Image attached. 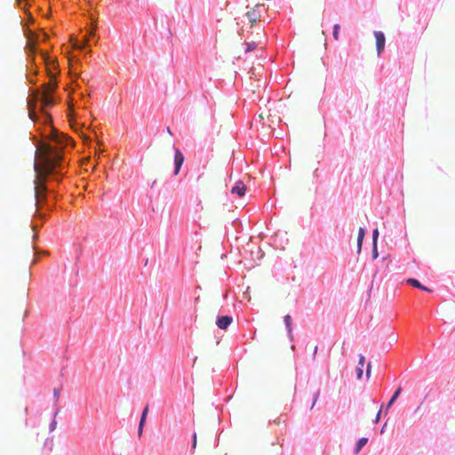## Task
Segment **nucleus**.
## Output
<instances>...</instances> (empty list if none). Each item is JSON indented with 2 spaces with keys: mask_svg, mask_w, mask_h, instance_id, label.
Wrapping results in <instances>:
<instances>
[{
  "mask_svg": "<svg viewBox=\"0 0 455 455\" xmlns=\"http://www.w3.org/2000/svg\"><path fill=\"white\" fill-rule=\"evenodd\" d=\"M56 85H57L56 81L51 80L48 84L44 85L43 92H47L49 93H52L53 92L54 88L56 87Z\"/></svg>",
  "mask_w": 455,
  "mask_h": 455,
  "instance_id": "obj_16",
  "label": "nucleus"
},
{
  "mask_svg": "<svg viewBox=\"0 0 455 455\" xmlns=\"http://www.w3.org/2000/svg\"><path fill=\"white\" fill-rule=\"evenodd\" d=\"M371 363H369L368 365H367V370H366V377L369 379L370 376H371Z\"/></svg>",
  "mask_w": 455,
  "mask_h": 455,
  "instance_id": "obj_26",
  "label": "nucleus"
},
{
  "mask_svg": "<svg viewBox=\"0 0 455 455\" xmlns=\"http://www.w3.org/2000/svg\"><path fill=\"white\" fill-rule=\"evenodd\" d=\"M71 40L74 41L73 47L75 49H82L87 44V42L89 41V38H88V36L84 37V43L82 44H79L77 43L76 39L75 40L73 37H71Z\"/></svg>",
  "mask_w": 455,
  "mask_h": 455,
  "instance_id": "obj_19",
  "label": "nucleus"
},
{
  "mask_svg": "<svg viewBox=\"0 0 455 455\" xmlns=\"http://www.w3.org/2000/svg\"><path fill=\"white\" fill-rule=\"evenodd\" d=\"M246 191V186L242 181H237L235 185L231 188V194L236 195L239 197L244 196Z\"/></svg>",
  "mask_w": 455,
  "mask_h": 455,
  "instance_id": "obj_7",
  "label": "nucleus"
},
{
  "mask_svg": "<svg viewBox=\"0 0 455 455\" xmlns=\"http://www.w3.org/2000/svg\"><path fill=\"white\" fill-rule=\"evenodd\" d=\"M381 411H382V406L380 407V409L379 410V411H378V413H377V416H376V419H375V423H378V422H379V418H380Z\"/></svg>",
  "mask_w": 455,
  "mask_h": 455,
  "instance_id": "obj_29",
  "label": "nucleus"
},
{
  "mask_svg": "<svg viewBox=\"0 0 455 455\" xmlns=\"http://www.w3.org/2000/svg\"><path fill=\"white\" fill-rule=\"evenodd\" d=\"M174 155V175H178L180 173V168L184 163V156L182 152L179 148H175Z\"/></svg>",
  "mask_w": 455,
  "mask_h": 455,
  "instance_id": "obj_4",
  "label": "nucleus"
},
{
  "mask_svg": "<svg viewBox=\"0 0 455 455\" xmlns=\"http://www.w3.org/2000/svg\"><path fill=\"white\" fill-rule=\"evenodd\" d=\"M372 256L374 259L378 257L377 244L373 245Z\"/></svg>",
  "mask_w": 455,
  "mask_h": 455,
  "instance_id": "obj_28",
  "label": "nucleus"
},
{
  "mask_svg": "<svg viewBox=\"0 0 455 455\" xmlns=\"http://www.w3.org/2000/svg\"><path fill=\"white\" fill-rule=\"evenodd\" d=\"M407 283L409 284H411V286L415 287V288H418V289H420V290H423V291H431L430 289H428L427 287L422 285L418 280L416 279H413V278H410L407 280Z\"/></svg>",
  "mask_w": 455,
  "mask_h": 455,
  "instance_id": "obj_10",
  "label": "nucleus"
},
{
  "mask_svg": "<svg viewBox=\"0 0 455 455\" xmlns=\"http://www.w3.org/2000/svg\"><path fill=\"white\" fill-rule=\"evenodd\" d=\"M283 321H284V323H285V326H286L288 333L291 334V331H292V327H291L292 320H291V316L290 315H286L283 317Z\"/></svg>",
  "mask_w": 455,
  "mask_h": 455,
  "instance_id": "obj_17",
  "label": "nucleus"
},
{
  "mask_svg": "<svg viewBox=\"0 0 455 455\" xmlns=\"http://www.w3.org/2000/svg\"><path fill=\"white\" fill-rule=\"evenodd\" d=\"M246 52H251L252 50H254L256 47H257V44L252 42V43H247L246 44Z\"/></svg>",
  "mask_w": 455,
  "mask_h": 455,
  "instance_id": "obj_21",
  "label": "nucleus"
},
{
  "mask_svg": "<svg viewBox=\"0 0 455 455\" xmlns=\"http://www.w3.org/2000/svg\"><path fill=\"white\" fill-rule=\"evenodd\" d=\"M95 30H96V26H93L92 28V30L90 31V36H92L94 34Z\"/></svg>",
  "mask_w": 455,
  "mask_h": 455,
  "instance_id": "obj_33",
  "label": "nucleus"
},
{
  "mask_svg": "<svg viewBox=\"0 0 455 455\" xmlns=\"http://www.w3.org/2000/svg\"><path fill=\"white\" fill-rule=\"evenodd\" d=\"M60 140L63 141V140H65V137H62V136L60 135Z\"/></svg>",
  "mask_w": 455,
  "mask_h": 455,
  "instance_id": "obj_35",
  "label": "nucleus"
},
{
  "mask_svg": "<svg viewBox=\"0 0 455 455\" xmlns=\"http://www.w3.org/2000/svg\"><path fill=\"white\" fill-rule=\"evenodd\" d=\"M319 394L320 392L319 391H316L315 394H314V397H313V403H312V405H311V408L310 409H313L315 404L316 403V401L319 397Z\"/></svg>",
  "mask_w": 455,
  "mask_h": 455,
  "instance_id": "obj_23",
  "label": "nucleus"
},
{
  "mask_svg": "<svg viewBox=\"0 0 455 455\" xmlns=\"http://www.w3.org/2000/svg\"><path fill=\"white\" fill-rule=\"evenodd\" d=\"M339 29H340V26L339 24L334 25L332 35H333V37L335 38V40H339Z\"/></svg>",
  "mask_w": 455,
  "mask_h": 455,
  "instance_id": "obj_20",
  "label": "nucleus"
},
{
  "mask_svg": "<svg viewBox=\"0 0 455 455\" xmlns=\"http://www.w3.org/2000/svg\"><path fill=\"white\" fill-rule=\"evenodd\" d=\"M378 236H379V231H378V229H374L373 233H372L373 245L377 244Z\"/></svg>",
  "mask_w": 455,
  "mask_h": 455,
  "instance_id": "obj_22",
  "label": "nucleus"
},
{
  "mask_svg": "<svg viewBox=\"0 0 455 455\" xmlns=\"http://www.w3.org/2000/svg\"><path fill=\"white\" fill-rule=\"evenodd\" d=\"M233 319L231 316H228V315H223V316H220L218 319H217V325L220 329L221 330H226L229 325L230 323H232Z\"/></svg>",
  "mask_w": 455,
  "mask_h": 455,
  "instance_id": "obj_8",
  "label": "nucleus"
},
{
  "mask_svg": "<svg viewBox=\"0 0 455 455\" xmlns=\"http://www.w3.org/2000/svg\"><path fill=\"white\" fill-rule=\"evenodd\" d=\"M47 38H48V36L45 33H44L43 34V40L45 41Z\"/></svg>",
  "mask_w": 455,
  "mask_h": 455,
  "instance_id": "obj_34",
  "label": "nucleus"
},
{
  "mask_svg": "<svg viewBox=\"0 0 455 455\" xmlns=\"http://www.w3.org/2000/svg\"><path fill=\"white\" fill-rule=\"evenodd\" d=\"M148 413V405H147L144 408V410L142 411V414H141L140 420L139 428H138V435H139L140 437L142 435L143 427H144V425H145V422H146V419H147Z\"/></svg>",
  "mask_w": 455,
  "mask_h": 455,
  "instance_id": "obj_9",
  "label": "nucleus"
},
{
  "mask_svg": "<svg viewBox=\"0 0 455 455\" xmlns=\"http://www.w3.org/2000/svg\"><path fill=\"white\" fill-rule=\"evenodd\" d=\"M317 348H318L317 346H315L314 348H313V358L315 357V355L317 353Z\"/></svg>",
  "mask_w": 455,
  "mask_h": 455,
  "instance_id": "obj_30",
  "label": "nucleus"
},
{
  "mask_svg": "<svg viewBox=\"0 0 455 455\" xmlns=\"http://www.w3.org/2000/svg\"><path fill=\"white\" fill-rule=\"evenodd\" d=\"M38 150L40 151L39 158L41 164L38 165L37 164H35L34 165L36 172L34 185L36 204L37 207L42 201L46 199V176L53 172V171L60 165V162L61 160L60 153L49 144L41 145Z\"/></svg>",
  "mask_w": 455,
  "mask_h": 455,
  "instance_id": "obj_1",
  "label": "nucleus"
},
{
  "mask_svg": "<svg viewBox=\"0 0 455 455\" xmlns=\"http://www.w3.org/2000/svg\"><path fill=\"white\" fill-rule=\"evenodd\" d=\"M27 413H28V409H27V408H25V409H24V423H25V424H27V419H26V415H27Z\"/></svg>",
  "mask_w": 455,
  "mask_h": 455,
  "instance_id": "obj_32",
  "label": "nucleus"
},
{
  "mask_svg": "<svg viewBox=\"0 0 455 455\" xmlns=\"http://www.w3.org/2000/svg\"><path fill=\"white\" fill-rule=\"evenodd\" d=\"M374 36L376 38L377 53H378V55H379L385 48V44H386L385 36L380 31H375Z\"/></svg>",
  "mask_w": 455,
  "mask_h": 455,
  "instance_id": "obj_5",
  "label": "nucleus"
},
{
  "mask_svg": "<svg viewBox=\"0 0 455 455\" xmlns=\"http://www.w3.org/2000/svg\"><path fill=\"white\" fill-rule=\"evenodd\" d=\"M55 427H56V421H52V422L51 423V426H50L51 430H52H52H54Z\"/></svg>",
  "mask_w": 455,
  "mask_h": 455,
  "instance_id": "obj_31",
  "label": "nucleus"
},
{
  "mask_svg": "<svg viewBox=\"0 0 455 455\" xmlns=\"http://www.w3.org/2000/svg\"><path fill=\"white\" fill-rule=\"evenodd\" d=\"M41 54H42L43 59L44 60V61L46 63H48V60L50 58L49 55L46 52H42Z\"/></svg>",
  "mask_w": 455,
  "mask_h": 455,
  "instance_id": "obj_27",
  "label": "nucleus"
},
{
  "mask_svg": "<svg viewBox=\"0 0 455 455\" xmlns=\"http://www.w3.org/2000/svg\"><path fill=\"white\" fill-rule=\"evenodd\" d=\"M402 392V387H399L396 391L394 393V395H392L391 399L389 400V402L387 403V411L386 413H387V410L393 405V403L396 401V399L398 398L399 395L401 394Z\"/></svg>",
  "mask_w": 455,
  "mask_h": 455,
  "instance_id": "obj_12",
  "label": "nucleus"
},
{
  "mask_svg": "<svg viewBox=\"0 0 455 455\" xmlns=\"http://www.w3.org/2000/svg\"><path fill=\"white\" fill-rule=\"evenodd\" d=\"M264 5L260 4H257L253 8L246 12V17L248 18L251 26L252 27L254 23L259 20L261 17L260 9L263 8Z\"/></svg>",
  "mask_w": 455,
  "mask_h": 455,
  "instance_id": "obj_3",
  "label": "nucleus"
},
{
  "mask_svg": "<svg viewBox=\"0 0 455 455\" xmlns=\"http://www.w3.org/2000/svg\"><path fill=\"white\" fill-rule=\"evenodd\" d=\"M60 388H55L53 390V396L54 398L58 401L59 399V396H60Z\"/></svg>",
  "mask_w": 455,
  "mask_h": 455,
  "instance_id": "obj_24",
  "label": "nucleus"
},
{
  "mask_svg": "<svg viewBox=\"0 0 455 455\" xmlns=\"http://www.w3.org/2000/svg\"><path fill=\"white\" fill-rule=\"evenodd\" d=\"M196 443H197L196 434H194V435H193V443H192V449L193 450H195L196 448Z\"/></svg>",
  "mask_w": 455,
  "mask_h": 455,
  "instance_id": "obj_25",
  "label": "nucleus"
},
{
  "mask_svg": "<svg viewBox=\"0 0 455 455\" xmlns=\"http://www.w3.org/2000/svg\"><path fill=\"white\" fill-rule=\"evenodd\" d=\"M286 421L287 416L285 414H281L273 420L274 424H275L276 426H286Z\"/></svg>",
  "mask_w": 455,
  "mask_h": 455,
  "instance_id": "obj_14",
  "label": "nucleus"
},
{
  "mask_svg": "<svg viewBox=\"0 0 455 455\" xmlns=\"http://www.w3.org/2000/svg\"><path fill=\"white\" fill-rule=\"evenodd\" d=\"M368 442V439L365 438V437H362L358 440L357 443H356V446L355 448V453H358L361 449Z\"/></svg>",
  "mask_w": 455,
  "mask_h": 455,
  "instance_id": "obj_15",
  "label": "nucleus"
},
{
  "mask_svg": "<svg viewBox=\"0 0 455 455\" xmlns=\"http://www.w3.org/2000/svg\"><path fill=\"white\" fill-rule=\"evenodd\" d=\"M50 136L51 139L56 141L58 144H62V140H60V134H59V132L56 130L52 129Z\"/></svg>",
  "mask_w": 455,
  "mask_h": 455,
  "instance_id": "obj_18",
  "label": "nucleus"
},
{
  "mask_svg": "<svg viewBox=\"0 0 455 455\" xmlns=\"http://www.w3.org/2000/svg\"><path fill=\"white\" fill-rule=\"evenodd\" d=\"M365 357L363 355H359L358 366L356 368L357 378L361 379L363 376V368L364 366Z\"/></svg>",
  "mask_w": 455,
  "mask_h": 455,
  "instance_id": "obj_11",
  "label": "nucleus"
},
{
  "mask_svg": "<svg viewBox=\"0 0 455 455\" xmlns=\"http://www.w3.org/2000/svg\"><path fill=\"white\" fill-rule=\"evenodd\" d=\"M42 108L44 110L47 108H50L53 105V100L51 96V93L47 92H43L40 96Z\"/></svg>",
  "mask_w": 455,
  "mask_h": 455,
  "instance_id": "obj_6",
  "label": "nucleus"
},
{
  "mask_svg": "<svg viewBox=\"0 0 455 455\" xmlns=\"http://www.w3.org/2000/svg\"><path fill=\"white\" fill-rule=\"evenodd\" d=\"M25 34L27 37V48L29 50L31 54H35L36 45L39 41V35H37L31 29H27Z\"/></svg>",
  "mask_w": 455,
  "mask_h": 455,
  "instance_id": "obj_2",
  "label": "nucleus"
},
{
  "mask_svg": "<svg viewBox=\"0 0 455 455\" xmlns=\"http://www.w3.org/2000/svg\"><path fill=\"white\" fill-rule=\"evenodd\" d=\"M364 235H365L364 228H360L359 230H358V237H357V249H358V251H360L361 249H362V243H363Z\"/></svg>",
  "mask_w": 455,
  "mask_h": 455,
  "instance_id": "obj_13",
  "label": "nucleus"
}]
</instances>
